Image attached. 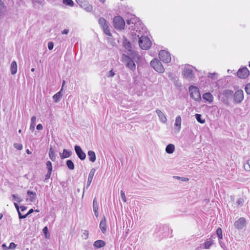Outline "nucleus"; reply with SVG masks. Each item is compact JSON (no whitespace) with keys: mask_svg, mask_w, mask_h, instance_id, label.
<instances>
[{"mask_svg":"<svg viewBox=\"0 0 250 250\" xmlns=\"http://www.w3.org/2000/svg\"><path fill=\"white\" fill-rule=\"evenodd\" d=\"M2 248L3 250H9L8 247H7V246L5 244H3L2 245Z\"/></svg>","mask_w":250,"mask_h":250,"instance_id":"5fc2aeb1","label":"nucleus"},{"mask_svg":"<svg viewBox=\"0 0 250 250\" xmlns=\"http://www.w3.org/2000/svg\"><path fill=\"white\" fill-rule=\"evenodd\" d=\"M202 97L207 102L211 104L213 102L214 97L210 92H206L203 94Z\"/></svg>","mask_w":250,"mask_h":250,"instance_id":"6ab92c4d","label":"nucleus"},{"mask_svg":"<svg viewBox=\"0 0 250 250\" xmlns=\"http://www.w3.org/2000/svg\"><path fill=\"white\" fill-rule=\"evenodd\" d=\"M17 247V245L13 242H11L10 243V245L8 247L9 250H14Z\"/></svg>","mask_w":250,"mask_h":250,"instance_id":"a18cd8bd","label":"nucleus"},{"mask_svg":"<svg viewBox=\"0 0 250 250\" xmlns=\"http://www.w3.org/2000/svg\"><path fill=\"white\" fill-rule=\"evenodd\" d=\"M68 33V30L65 29L62 31V34H67Z\"/></svg>","mask_w":250,"mask_h":250,"instance_id":"bf43d9fd","label":"nucleus"},{"mask_svg":"<svg viewBox=\"0 0 250 250\" xmlns=\"http://www.w3.org/2000/svg\"><path fill=\"white\" fill-rule=\"evenodd\" d=\"M115 75V73L113 70H110L106 75L107 77H113Z\"/></svg>","mask_w":250,"mask_h":250,"instance_id":"49530a36","label":"nucleus"},{"mask_svg":"<svg viewBox=\"0 0 250 250\" xmlns=\"http://www.w3.org/2000/svg\"><path fill=\"white\" fill-rule=\"evenodd\" d=\"M99 0L101 3L104 4L105 3L106 0Z\"/></svg>","mask_w":250,"mask_h":250,"instance_id":"0e129e2a","label":"nucleus"},{"mask_svg":"<svg viewBox=\"0 0 250 250\" xmlns=\"http://www.w3.org/2000/svg\"><path fill=\"white\" fill-rule=\"evenodd\" d=\"M195 71H196V69L194 67L189 64H186L182 67V75L184 79L190 81L195 78Z\"/></svg>","mask_w":250,"mask_h":250,"instance_id":"f03ea898","label":"nucleus"},{"mask_svg":"<svg viewBox=\"0 0 250 250\" xmlns=\"http://www.w3.org/2000/svg\"><path fill=\"white\" fill-rule=\"evenodd\" d=\"M213 243V242L212 240H208L205 241L204 244L201 245V247L202 249H208L212 245Z\"/></svg>","mask_w":250,"mask_h":250,"instance_id":"5701e85b","label":"nucleus"},{"mask_svg":"<svg viewBox=\"0 0 250 250\" xmlns=\"http://www.w3.org/2000/svg\"><path fill=\"white\" fill-rule=\"evenodd\" d=\"M226 93H229L230 94H231L232 93V91H231V90H227V91H226Z\"/></svg>","mask_w":250,"mask_h":250,"instance_id":"e2e57ef3","label":"nucleus"},{"mask_svg":"<svg viewBox=\"0 0 250 250\" xmlns=\"http://www.w3.org/2000/svg\"><path fill=\"white\" fill-rule=\"evenodd\" d=\"M26 152L27 154H31V152L29 149H27L26 150Z\"/></svg>","mask_w":250,"mask_h":250,"instance_id":"680f3d73","label":"nucleus"},{"mask_svg":"<svg viewBox=\"0 0 250 250\" xmlns=\"http://www.w3.org/2000/svg\"><path fill=\"white\" fill-rule=\"evenodd\" d=\"M125 25V21L121 16H116L113 18V25L116 29L122 30L124 29Z\"/></svg>","mask_w":250,"mask_h":250,"instance_id":"20e7f679","label":"nucleus"},{"mask_svg":"<svg viewBox=\"0 0 250 250\" xmlns=\"http://www.w3.org/2000/svg\"><path fill=\"white\" fill-rule=\"evenodd\" d=\"M36 128L39 130H42L43 129V126L42 124H38L36 126Z\"/></svg>","mask_w":250,"mask_h":250,"instance_id":"603ef678","label":"nucleus"},{"mask_svg":"<svg viewBox=\"0 0 250 250\" xmlns=\"http://www.w3.org/2000/svg\"><path fill=\"white\" fill-rule=\"evenodd\" d=\"M71 153L70 151L66 149H64L62 153H60V156L62 159H64L69 157L71 155Z\"/></svg>","mask_w":250,"mask_h":250,"instance_id":"bb28decb","label":"nucleus"},{"mask_svg":"<svg viewBox=\"0 0 250 250\" xmlns=\"http://www.w3.org/2000/svg\"><path fill=\"white\" fill-rule=\"evenodd\" d=\"M122 61L125 66L130 70L134 71L136 69V65L133 61L127 55L124 54L122 57Z\"/></svg>","mask_w":250,"mask_h":250,"instance_id":"423d86ee","label":"nucleus"},{"mask_svg":"<svg viewBox=\"0 0 250 250\" xmlns=\"http://www.w3.org/2000/svg\"><path fill=\"white\" fill-rule=\"evenodd\" d=\"M210 84H211V82H210V81L209 79H207V80H206V84H205V85H203V86L201 85V87H202H202L205 88V87H208V86H210Z\"/></svg>","mask_w":250,"mask_h":250,"instance_id":"c03bdc74","label":"nucleus"},{"mask_svg":"<svg viewBox=\"0 0 250 250\" xmlns=\"http://www.w3.org/2000/svg\"><path fill=\"white\" fill-rule=\"evenodd\" d=\"M35 71V69L34 68L31 69V71L34 72Z\"/></svg>","mask_w":250,"mask_h":250,"instance_id":"774afa93","label":"nucleus"},{"mask_svg":"<svg viewBox=\"0 0 250 250\" xmlns=\"http://www.w3.org/2000/svg\"><path fill=\"white\" fill-rule=\"evenodd\" d=\"M215 75H216L215 73H209L208 75V78L213 79L215 77Z\"/></svg>","mask_w":250,"mask_h":250,"instance_id":"3c124183","label":"nucleus"},{"mask_svg":"<svg viewBox=\"0 0 250 250\" xmlns=\"http://www.w3.org/2000/svg\"><path fill=\"white\" fill-rule=\"evenodd\" d=\"M244 99V93L242 90H238L234 95V100L236 103H240Z\"/></svg>","mask_w":250,"mask_h":250,"instance_id":"ddd939ff","label":"nucleus"},{"mask_svg":"<svg viewBox=\"0 0 250 250\" xmlns=\"http://www.w3.org/2000/svg\"><path fill=\"white\" fill-rule=\"evenodd\" d=\"M246 219L243 217H241L234 222V225L236 229L240 230L244 229L246 227Z\"/></svg>","mask_w":250,"mask_h":250,"instance_id":"9b49d317","label":"nucleus"},{"mask_svg":"<svg viewBox=\"0 0 250 250\" xmlns=\"http://www.w3.org/2000/svg\"><path fill=\"white\" fill-rule=\"evenodd\" d=\"M64 83H65V82H64V81H63V82H62V88H63V85L64 84Z\"/></svg>","mask_w":250,"mask_h":250,"instance_id":"338daca9","label":"nucleus"},{"mask_svg":"<svg viewBox=\"0 0 250 250\" xmlns=\"http://www.w3.org/2000/svg\"><path fill=\"white\" fill-rule=\"evenodd\" d=\"M121 198H122V200L124 202H126V198L125 194L124 192V191H122V190L121 191Z\"/></svg>","mask_w":250,"mask_h":250,"instance_id":"37998d69","label":"nucleus"},{"mask_svg":"<svg viewBox=\"0 0 250 250\" xmlns=\"http://www.w3.org/2000/svg\"><path fill=\"white\" fill-rule=\"evenodd\" d=\"M128 24H132L131 26L130 34L132 36L133 39H137L139 38V45L140 47L143 50H147L149 49L152 43L149 38L146 36L141 35V25L139 19L134 15H132L130 19L127 21Z\"/></svg>","mask_w":250,"mask_h":250,"instance_id":"f257e3e1","label":"nucleus"},{"mask_svg":"<svg viewBox=\"0 0 250 250\" xmlns=\"http://www.w3.org/2000/svg\"><path fill=\"white\" fill-rule=\"evenodd\" d=\"M182 180L183 181H188V179L186 177L182 178Z\"/></svg>","mask_w":250,"mask_h":250,"instance_id":"052dcab7","label":"nucleus"},{"mask_svg":"<svg viewBox=\"0 0 250 250\" xmlns=\"http://www.w3.org/2000/svg\"><path fill=\"white\" fill-rule=\"evenodd\" d=\"M4 8V4L1 0H0V11Z\"/></svg>","mask_w":250,"mask_h":250,"instance_id":"4d7b16f0","label":"nucleus"},{"mask_svg":"<svg viewBox=\"0 0 250 250\" xmlns=\"http://www.w3.org/2000/svg\"><path fill=\"white\" fill-rule=\"evenodd\" d=\"M159 58L164 63H169L171 60L170 53L165 50H161L159 53Z\"/></svg>","mask_w":250,"mask_h":250,"instance_id":"1a4fd4ad","label":"nucleus"},{"mask_svg":"<svg viewBox=\"0 0 250 250\" xmlns=\"http://www.w3.org/2000/svg\"><path fill=\"white\" fill-rule=\"evenodd\" d=\"M14 146L16 149L19 150H21L23 148L22 145L19 143L14 144Z\"/></svg>","mask_w":250,"mask_h":250,"instance_id":"a19ab883","label":"nucleus"},{"mask_svg":"<svg viewBox=\"0 0 250 250\" xmlns=\"http://www.w3.org/2000/svg\"><path fill=\"white\" fill-rule=\"evenodd\" d=\"M62 2L64 5L70 7H73L74 5L72 0H62Z\"/></svg>","mask_w":250,"mask_h":250,"instance_id":"72a5a7b5","label":"nucleus"},{"mask_svg":"<svg viewBox=\"0 0 250 250\" xmlns=\"http://www.w3.org/2000/svg\"><path fill=\"white\" fill-rule=\"evenodd\" d=\"M155 111L160 122L163 124L166 123L167 122V118L165 114L159 109H157Z\"/></svg>","mask_w":250,"mask_h":250,"instance_id":"dca6fc26","label":"nucleus"},{"mask_svg":"<svg viewBox=\"0 0 250 250\" xmlns=\"http://www.w3.org/2000/svg\"><path fill=\"white\" fill-rule=\"evenodd\" d=\"M10 71L12 75H15L17 72V64L15 61H13L11 63Z\"/></svg>","mask_w":250,"mask_h":250,"instance_id":"b1692460","label":"nucleus"},{"mask_svg":"<svg viewBox=\"0 0 250 250\" xmlns=\"http://www.w3.org/2000/svg\"><path fill=\"white\" fill-rule=\"evenodd\" d=\"M20 208L21 209V211H24V210H25L26 209V207H24V206H21Z\"/></svg>","mask_w":250,"mask_h":250,"instance_id":"13d9d810","label":"nucleus"},{"mask_svg":"<svg viewBox=\"0 0 250 250\" xmlns=\"http://www.w3.org/2000/svg\"><path fill=\"white\" fill-rule=\"evenodd\" d=\"M95 172V169L93 168V169H91V170L89 173V175H88V179H87V186H90V185L91 184V183L92 181V179H93Z\"/></svg>","mask_w":250,"mask_h":250,"instance_id":"c85d7f7f","label":"nucleus"},{"mask_svg":"<svg viewBox=\"0 0 250 250\" xmlns=\"http://www.w3.org/2000/svg\"><path fill=\"white\" fill-rule=\"evenodd\" d=\"M32 2L34 5H35L36 3H38L39 4L42 3V1L40 0H33Z\"/></svg>","mask_w":250,"mask_h":250,"instance_id":"6e6d98bb","label":"nucleus"},{"mask_svg":"<svg viewBox=\"0 0 250 250\" xmlns=\"http://www.w3.org/2000/svg\"><path fill=\"white\" fill-rule=\"evenodd\" d=\"M216 234L219 238V240H222L223 239V234L221 228H219L216 230Z\"/></svg>","mask_w":250,"mask_h":250,"instance_id":"c9c22d12","label":"nucleus"},{"mask_svg":"<svg viewBox=\"0 0 250 250\" xmlns=\"http://www.w3.org/2000/svg\"><path fill=\"white\" fill-rule=\"evenodd\" d=\"M43 233H44V236L46 239H49L50 234L48 233V228L47 227H45L42 229Z\"/></svg>","mask_w":250,"mask_h":250,"instance_id":"4c0bfd02","label":"nucleus"},{"mask_svg":"<svg viewBox=\"0 0 250 250\" xmlns=\"http://www.w3.org/2000/svg\"><path fill=\"white\" fill-rule=\"evenodd\" d=\"M62 88H61V90L57 92V93H56L55 94H54L53 96V99L54 100V101L56 102V103H57L59 101H60L61 99L62 98Z\"/></svg>","mask_w":250,"mask_h":250,"instance_id":"393cba45","label":"nucleus"},{"mask_svg":"<svg viewBox=\"0 0 250 250\" xmlns=\"http://www.w3.org/2000/svg\"><path fill=\"white\" fill-rule=\"evenodd\" d=\"M36 199V193L35 192L28 190L27 192V196L25 200L27 203H31L34 202Z\"/></svg>","mask_w":250,"mask_h":250,"instance_id":"4468645a","label":"nucleus"},{"mask_svg":"<svg viewBox=\"0 0 250 250\" xmlns=\"http://www.w3.org/2000/svg\"><path fill=\"white\" fill-rule=\"evenodd\" d=\"M49 156L50 159L52 161H56V157L55 153L54 150H53V149L52 147L50 148L49 152Z\"/></svg>","mask_w":250,"mask_h":250,"instance_id":"7c9ffc66","label":"nucleus"},{"mask_svg":"<svg viewBox=\"0 0 250 250\" xmlns=\"http://www.w3.org/2000/svg\"><path fill=\"white\" fill-rule=\"evenodd\" d=\"M14 206L16 208V209L17 210V211L18 212V214H19V218L20 219H23V218H26L27 216H28L29 214H30L31 213H32L34 210L33 209H30L28 212H27V213H26L25 215H22L21 213V211L20 210V207L19 206V205H18L17 203H14Z\"/></svg>","mask_w":250,"mask_h":250,"instance_id":"aec40b11","label":"nucleus"},{"mask_svg":"<svg viewBox=\"0 0 250 250\" xmlns=\"http://www.w3.org/2000/svg\"><path fill=\"white\" fill-rule=\"evenodd\" d=\"M99 24L101 27L102 28L104 32L107 36H111V34L110 32V29L108 26V23L106 20L103 18L101 17L99 19Z\"/></svg>","mask_w":250,"mask_h":250,"instance_id":"0eeeda50","label":"nucleus"},{"mask_svg":"<svg viewBox=\"0 0 250 250\" xmlns=\"http://www.w3.org/2000/svg\"><path fill=\"white\" fill-rule=\"evenodd\" d=\"M181 122L182 119L181 116L180 115L177 116L174 123V127L177 132H179L181 130Z\"/></svg>","mask_w":250,"mask_h":250,"instance_id":"a211bd4d","label":"nucleus"},{"mask_svg":"<svg viewBox=\"0 0 250 250\" xmlns=\"http://www.w3.org/2000/svg\"><path fill=\"white\" fill-rule=\"evenodd\" d=\"M245 91L247 94H250V83L246 85Z\"/></svg>","mask_w":250,"mask_h":250,"instance_id":"de8ad7c7","label":"nucleus"},{"mask_svg":"<svg viewBox=\"0 0 250 250\" xmlns=\"http://www.w3.org/2000/svg\"><path fill=\"white\" fill-rule=\"evenodd\" d=\"M106 245L105 242L102 240H98L93 243V246L96 249L104 247Z\"/></svg>","mask_w":250,"mask_h":250,"instance_id":"412c9836","label":"nucleus"},{"mask_svg":"<svg viewBox=\"0 0 250 250\" xmlns=\"http://www.w3.org/2000/svg\"><path fill=\"white\" fill-rule=\"evenodd\" d=\"M123 46L125 50V52L134 58L133 56L136 54V52L132 49L130 42L125 37H124Z\"/></svg>","mask_w":250,"mask_h":250,"instance_id":"6e6552de","label":"nucleus"},{"mask_svg":"<svg viewBox=\"0 0 250 250\" xmlns=\"http://www.w3.org/2000/svg\"><path fill=\"white\" fill-rule=\"evenodd\" d=\"M82 237L84 239L87 240L89 237V231L87 230H84L82 232Z\"/></svg>","mask_w":250,"mask_h":250,"instance_id":"e433bc0d","label":"nucleus"},{"mask_svg":"<svg viewBox=\"0 0 250 250\" xmlns=\"http://www.w3.org/2000/svg\"><path fill=\"white\" fill-rule=\"evenodd\" d=\"M175 146L172 144H169L166 147V151L168 154H172L175 150Z\"/></svg>","mask_w":250,"mask_h":250,"instance_id":"cd10ccee","label":"nucleus"},{"mask_svg":"<svg viewBox=\"0 0 250 250\" xmlns=\"http://www.w3.org/2000/svg\"><path fill=\"white\" fill-rule=\"evenodd\" d=\"M3 214L2 213H0V220L2 218Z\"/></svg>","mask_w":250,"mask_h":250,"instance_id":"69168bd1","label":"nucleus"},{"mask_svg":"<svg viewBox=\"0 0 250 250\" xmlns=\"http://www.w3.org/2000/svg\"><path fill=\"white\" fill-rule=\"evenodd\" d=\"M195 118L199 123L201 124H204L205 123V119L203 118L201 114H196Z\"/></svg>","mask_w":250,"mask_h":250,"instance_id":"2f4dec72","label":"nucleus"},{"mask_svg":"<svg viewBox=\"0 0 250 250\" xmlns=\"http://www.w3.org/2000/svg\"><path fill=\"white\" fill-rule=\"evenodd\" d=\"M93 209L95 216L97 218L99 216L98 205L96 199L93 202Z\"/></svg>","mask_w":250,"mask_h":250,"instance_id":"4be33fe9","label":"nucleus"},{"mask_svg":"<svg viewBox=\"0 0 250 250\" xmlns=\"http://www.w3.org/2000/svg\"><path fill=\"white\" fill-rule=\"evenodd\" d=\"M99 227L103 233L104 234L106 233L107 230V227L106 218L104 216L103 217L100 221Z\"/></svg>","mask_w":250,"mask_h":250,"instance_id":"f3484780","label":"nucleus"},{"mask_svg":"<svg viewBox=\"0 0 250 250\" xmlns=\"http://www.w3.org/2000/svg\"><path fill=\"white\" fill-rule=\"evenodd\" d=\"M76 1L86 11L90 12L92 11L93 6L88 1L85 0H76Z\"/></svg>","mask_w":250,"mask_h":250,"instance_id":"9d476101","label":"nucleus"},{"mask_svg":"<svg viewBox=\"0 0 250 250\" xmlns=\"http://www.w3.org/2000/svg\"><path fill=\"white\" fill-rule=\"evenodd\" d=\"M13 200L15 201L14 203L17 202L20 203L22 201V199L17 194H12Z\"/></svg>","mask_w":250,"mask_h":250,"instance_id":"473e14b6","label":"nucleus"},{"mask_svg":"<svg viewBox=\"0 0 250 250\" xmlns=\"http://www.w3.org/2000/svg\"><path fill=\"white\" fill-rule=\"evenodd\" d=\"M36 120H37V118L36 116H33L31 117V123H30L29 128H30V130L32 132L34 131V130H35Z\"/></svg>","mask_w":250,"mask_h":250,"instance_id":"c756f323","label":"nucleus"},{"mask_svg":"<svg viewBox=\"0 0 250 250\" xmlns=\"http://www.w3.org/2000/svg\"><path fill=\"white\" fill-rule=\"evenodd\" d=\"M150 66L157 72L163 73L165 72V68L159 60L154 59L150 62Z\"/></svg>","mask_w":250,"mask_h":250,"instance_id":"39448f33","label":"nucleus"},{"mask_svg":"<svg viewBox=\"0 0 250 250\" xmlns=\"http://www.w3.org/2000/svg\"><path fill=\"white\" fill-rule=\"evenodd\" d=\"M89 160L93 163L96 161V157L94 151L92 150H89L87 152Z\"/></svg>","mask_w":250,"mask_h":250,"instance_id":"a878e982","label":"nucleus"},{"mask_svg":"<svg viewBox=\"0 0 250 250\" xmlns=\"http://www.w3.org/2000/svg\"><path fill=\"white\" fill-rule=\"evenodd\" d=\"M66 165L68 168L70 170H73L74 168V165L71 160H68L66 161Z\"/></svg>","mask_w":250,"mask_h":250,"instance_id":"f704fd0d","label":"nucleus"},{"mask_svg":"<svg viewBox=\"0 0 250 250\" xmlns=\"http://www.w3.org/2000/svg\"><path fill=\"white\" fill-rule=\"evenodd\" d=\"M46 168L47 169V171L52 172V165L51 162L49 161H47L46 163Z\"/></svg>","mask_w":250,"mask_h":250,"instance_id":"ea45409f","label":"nucleus"},{"mask_svg":"<svg viewBox=\"0 0 250 250\" xmlns=\"http://www.w3.org/2000/svg\"><path fill=\"white\" fill-rule=\"evenodd\" d=\"M54 47V44L53 42H49L48 43V48L49 50H52Z\"/></svg>","mask_w":250,"mask_h":250,"instance_id":"09e8293b","label":"nucleus"},{"mask_svg":"<svg viewBox=\"0 0 250 250\" xmlns=\"http://www.w3.org/2000/svg\"><path fill=\"white\" fill-rule=\"evenodd\" d=\"M188 90L191 98L196 102H199L201 100L200 92L197 86L191 85L189 86Z\"/></svg>","mask_w":250,"mask_h":250,"instance_id":"7ed1b4c3","label":"nucleus"},{"mask_svg":"<svg viewBox=\"0 0 250 250\" xmlns=\"http://www.w3.org/2000/svg\"><path fill=\"white\" fill-rule=\"evenodd\" d=\"M244 167L246 171H250V159L248 160L244 165Z\"/></svg>","mask_w":250,"mask_h":250,"instance_id":"58836bf2","label":"nucleus"},{"mask_svg":"<svg viewBox=\"0 0 250 250\" xmlns=\"http://www.w3.org/2000/svg\"><path fill=\"white\" fill-rule=\"evenodd\" d=\"M237 202L238 205H241L243 203V200L242 198H240L237 200Z\"/></svg>","mask_w":250,"mask_h":250,"instance_id":"864d4df0","label":"nucleus"},{"mask_svg":"<svg viewBox=\"0 0 250 250\" xmlns=\"http://www.w3.org/2000/svg\"><path fill=\"white\" fill-rule=\"evenodd\" d=\"M218 243L220 247L224 250H227V247L225 244L222 241V240H218Z\"/></svg>","mask_w":250,"mask_h":250,"instance_id":"79ce46f5","label":"nucleus"},{"mask_svg":"<svg viewBox=\"0 0 250 250\" xmlns=\"http://www.w3.org/2000/svg\"><path fill=\"white\" fill-rule=\"evenodd\" d=\"M74 148L75 152L79 159L81 160H84L86 158V154L83 151L81 147L80 146L76 145L75 146Z\"/></svg>","mask_w":250,"mask_h":250,"instance_id":"2eb2a0df","label":"nucleus"},{"mask_svg":"<svg viewBox=\"0 0 250 250\" xmlns=\"http://www.w3.org/2000/svg\"><path fill=\"white\" fill-rule=\"evenodd\" d=\"M52 172L50 171H47L46 174L45 176V179L47 180L50 178Z\"/></svg>","mask_w":250,"mask_h":250,"instance_id":"8fccbe9b","label":"nucleus"},{"mask_svg":"<svg viewBox=\"0 0 250 250\" xmlns=\"http://www.w3.org/2000/svg\"><path fill=\"white\" fill-rule=\"evenodd\" d=\"M237 74L239 78L246 79L249 76L250 72L247 67H243L238 70Z\"/></svg>","mask_w":250,"mask_h":250,"instance_id":"f8f14e48","label":"nucleus"}]
</instances>
